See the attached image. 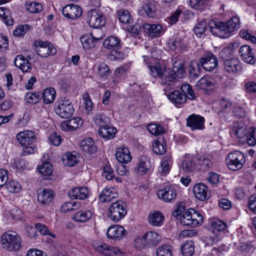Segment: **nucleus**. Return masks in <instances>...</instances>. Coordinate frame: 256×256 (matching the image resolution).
<instances>
[{
    "mask_svg": "<svg viewBox=\"0 0 256 256\" xmlns=\"http://www.w3.org/2000/svg\"><path fill=\"white\" fill-rule=\"evenodd\" d=\"M38 200L42 204L50 202L54 198V192L50 190L43 188L38 190Z\"/></svg>",
    "mask_w": 256,
    "mask_h": 256,
    "instance_id": "a878e982",
    "label": "nucleus"
},
{
    "mask_svg": "<svg viewBox=\"0 0 256 256\" xmlns=\"http://www.w3.org/2000/svg\"><path fill=\"white\" fill-rule=\"evenodd\" d=\"M98 72L101 77H107L111 72V71L106 64L102 63L98 68Z\"/></svg>",
    "mask_w": 256,
    "mask_h": 256,
    "instance_id": "e2e57ef3",
    "label": "nucleus"
},
{
    "mask_svg": "<svg viewBox=\"0 0 256 256\" xmlns=\"http://www.w3.org/2000/svg\"><path fill=\"white\" fill-rule=\"evenodd\" d=\"M223 65L224 70L229 74H234L242 70L239 60L236 57L225 60Z\"/></svg>",
    "mask_w": 256,
    "mask_h": 256,
    "instance_id": "ddd939ff",
    "label": "nucleus"
},
{
    "mask_svg": "<svg viewBox=\"0 0 256 256\" xmlns=\"http://www.w3.org/2000/svg\"><path fill=\"white\" fill-rule=\"evenodd\" d=\"M56 96V92L52 88L45 89L43 92L44 103L50 104L53 102Z\"/></svg>",
    "mask_w": 256,
    "mask_h": 256,
    "instance_id": "49530a36",
    "label": "nucleus"
},
{
    "mask_svg": "<svg viewBox=\"0 0 256 256\" xmlns=\"http://www.w3.org/2000/svg\"><path fill=\"white\" fill-rule=\"evenodd\" d=\"M195 196L201 201H204L210 197L208 187L204 184H196L193 188Z\"/></svg>",
    "mask_w": 256,
    "mask_h": 256,
    "instance_id": "6ab92c4d",
    "label": "nucleus"
},
{
    "mask_svg": "<svg viewBox=\"0 0 256 256\" xmlns=\"http://www.w3.org/2000/svg\"><path fill=\"white\" fill-rule=\"evenodd\" d=\"M156 254L157 256H172V252L169 246L162 245L157 248Z\"/></svg>",
    "mask_w": 256,
    "mask_h": 256,
    "instance_id": "6e6d98bb",
    "label": "nucleus"
},
{
    "mask_svg": "<svg viewBox=\"0 0 256 256\" xmlns=\"http://www.w3.org/2000/svg\"><path fill=\"white\" fill-rule=\"evenodd\" d=\"M181 89L183 94H186L188 95V98L190 100L196 98L195 93L194 92L192 86L189 84H182Z\"/></svg>",
    "mask_w": 256,
    "mask_h": 256,
    "instance_id": "69168bd1",
    "label": "nucleus"
},
{
    "mask_svg": "<svg viewBox=\"0 0 256 256\" xmlns=\"http://www.w3.org/2000/svg\"><path fill=\"white\" fill-rule=\"evenodd\" d=\"M184 74V61L182 59L178 58L173 63L172 71L166 75L162 79L163 82L169 86L172 85L177 78H182Z\"/></svg>",
    "mask_w": 256,
    "mask_h": 256,
    "instance_id": "7ed1b4c3",
    "label": "nucleus"
},
{
    "mask_svg": "<svg viewBox=\"0 0 256 256\" xmlns=\"http://www.w3.org/2000/svg\"><path fill=\"white\" fill-rule=\"evenodd\" d=\"M190 212L193 227L201 225L204 222V218L201 214L193 208H190Z\"/></svg>",
    "mask_w": 256,
    "mask_h": 256,
    "instance_id": "79ce46f5",
    "label": "nucleus"
},
{
    "mask_svg": "<svg viewBox=\"0 0 256 256\" xmlns=\"http://www.w3.org/2000/svg\"><path fill=\"white\" fill-rule=\"evenodd\" d=\"M239 53L242 58L246 62L250 64L254 62V58L250 46L248 45L242 46L239 50Z\"/></svg>",
    "mask_w": 256,
    "mask_h": 256,
    "instance_id": "c85d7f7f",
    "label": "nucleus"
},
{
    "mask_svg": "<svg viewBox=\"0 0 256 256\" xmlns=\"http://www.w3.org/2000/svg\"><path fill=\"white\" fill-rule=\"evenodd\" d=\"M144 31L151 38H158L164 33V30L160 24H144L142 25Z\"/></svg>",
    "mask_w": 256,
    "mask_h": 256,
    "instance_id": "f3484780",
    "label": "nucleus"
},
{
    "mask_svg": "<svg viewBox=\"0 0 256 256\" xmlns=\"http://www.w3.org/2000/svg\"><path fill=\"white\" fill-rule=\"evenodd\" d=\"M157 194L158 198L166 202H173L177 196L176 190L172 186H168L158 190Z\"/></svg>",
    "mask_w": 256,
    "mask_h": 256,
    "instance_id": "f8f14e48",
    "label": "nucleus"
},
{
    "mask_svg": "<svg viewBox=\"0 0 256 256\" xmlns=\"http://www.w3.org/2000/svg\"><path fill=\"white\" fill-rule=\"evenodd\" d=\"M82 119L78 117L66 120L61 124V129L64 131H73L78 127L80 125H82Z\"/></svg>",
    "mask_w": 256,
    "mask_h": 256,
    "instance_id": "5701e85b",
    "label": "nucleus"
},
{
    "mask_svg": "<svg viewBox=\"0 0 256 256\" xmlns=\"http://www.w3.org/2000/svg\"><path fill=\"white\" fill-rule=\"evenodd\" d=\"M216 81L209 76H204L197 82L196 86L198 90H212L216 86Z\"/></svg>",
    "mask_w": 256,
    "mask_h": 256,
    "instance_id": "a211bd4d",
    "label": "nucleus"
},
{
    "mask_svg": "<svg viewBox=\"0 0 256 256\" xmlns=\"http://www.w3.org/2000/svg\"><path fill=\"white\" fill-rule=\"evenodd\" d=\"M202 68L208 72L212 71L218 65L216 57L210 52H206L199 59Z\"/></svg>",
    "mask_w": 256,
    "mask_h": 256,
    "instance_id": "1a4fd4ad",
    "label": "nucleus"
},
{
    "mask_svg": "<svg viewBox=\"0 0 256 256\" xmlns=\"http://www.w3.org/2000/svg\"><path fill=\"white\" fill-rule=\"evenodd\" d=\"M170 48L172 51H175L177 49L183 51L186 50V46L182 39L178 38L170 43Z\"/></svg>",
    "mask_w": 256,
    "mask_h": 256,
    "instance_id": "09e8293b",
    "label": "nucleus"
},
{
    "mask_svg": "<svg viewBox=\"0 0 256 256\" xmlns=\"http://www.w3.org/2000/svg\"><path fill=\"white\" fill-rule=\"evenodd\" d=\"M142 10L148 17L153 18L156 12V2L152 0L148 1L143 5L142 10H140V12L143 14Z\"/></svg>",
    "mask_w": 256,
    "mask_h": 256,
    "instance_id": "ea45409f",
    "label": "nucleus"
},
{
    "mask_svg": "<svg viewBox=\"0 0 256 256\" xmlns=\"http://www.w3.org/2000/svg\"><path fill=\"white\" fill-rule=\"evenodd\" d=\"M186 120V126L192 130H202L204 128V118L200 115L192 114Z\"/></svg>",
    "mask_w": 256,
    "mask_h": 256,
    "instance_id": "2eb2a0df",
    "label": "nucleus"
},
{
    "mask_svg": "<svg viewBox=\"0 0 256 256\" xmlns=\"http://www.w3.org/2000/svg\"><path fill=\"white\" fill-rule=\"evenodd\" d=\"M88 190L86 187L75 188L70 190L68 196L72 199L84 200L88 198Z\"/></svg>",
    "mask_w": 256,
    "mask_h": 256,
    "instance_id": "aec40b11",
    "label": "nucleus"
},
{
    "mask_svg": "<svg viewBox=\"0 0 256 256\" xmlns=\"http://www.w3.org/2000/svg\"><path fill=\"white\" fill-rule=\"evenodd\" d=\"M126 204L120 200L112 202L108 208V216L111 220L118 222L126 214Z\"/></svg>",
    "mask_w": 256,
    "mask_h": 256,
    "instance_id": "39448f33",
    "label": "nucleus"
},
{
    "mask_svg": "<svg viewBox=\"0 0 256 256\" xmlns=\"http://www.w3.org/2000/svg\"><path fill=\"white\" fill-rule=\"evenodd\" d=\"M207 28V23L204 20H202L199 22L194 28V31L195 34L200 36L204 34Z\"/></svg>",
    "mask_w": 256,
    "mask_h": 256,
    "instance_id": "603ef678",
    "label": "nucleus"
},
{
    "mask_svg": "<svg viewBox=\"0 0 256 256\" xmlns=\"http://www.w3.org/2000/svg\"><path fill=\"white\" fill-rule=\"evenodd\" d=\"M80 148L82 151L87 153L94 154L96 151L94 141L90 138H84L80 142Z\"/></svg>",
    "mask_w": 256,
    "mask_h": 256,
    "instance_id": "f704fd0d",
    "label": "nucleus"
},
{
    "mask_svg": "<svg viewBox=\"0 0 256 256\" xmlns=\"http://www.w3.org/2000/svg\"><path fill=\"white\" fill-rule=\"evenodd\" d=\"M102 39V37H95L93 33L90 34V36L84 35L80 37V41L84 49L88 50L94 48L95 46L96 41Z\"/></svg>",
    "mask_w": 256,
    "mask_h": 256,
    "instance_id": "bb28decb",
    "label": "nucleus"
},
{
    "mask_svg": "<svg viewBox=\"0 0 256 256\" xmlns=\"http://www.w3.org/2000/svg\"><path fill=\"white\" fill-rule=\"evenodd\" d=\"M232 106V103L228 100L222 99L220 102V110L218 112V114L220 116H222L224 115H221L224 113H227L230 112Z\"/></svg>",
    "mask_w": 256,
    "mask_h": 256,
    "instance_id": "8fccbe9b",
    "label": "nucleus"
},
{
    "mask_svg": "<svg viewBox=\"0 0 256 256\" xmlns=\"http://www.w3.org/2000/svg\"><path fill=\"white\" fill-rule=\"evenodd\" d=\"M16 139L23 147V154H32L36 150L35 142L36 138L33 132L24 130L19 132L16 136Z\"/></svg>",
    "mask_w": 256,
    "mask_h": 256,
    "instance_id": "f03ea898",
    "label": "nucleus"
},
{
    "mask_svg": "<svg viewBox=\"0 0 256 256\" xmlns=\"http://www.w3.org/2000/svg\"><path fill=\"white\" fill-rule=\"evenodd\" d=\"M144 235L148 248H154L161 242V236L155 232H148Z\"/></svg>",
    "mask_w": 256,
    "mask_h": 256,
    "instance_id": "b1692460",
    "label": "nucleus"
},
{
    "mask_svg": "<svg viewBox=\"0 0 256 256\" xmlns=\"http://www.w3.org/2000/svg\"><path fill=\"white\" fill-rule=\"evenodd\" d=\"M40 94L39 92H28L25 96L26 101L31 104L39 102Z\"/></svg>",
    "mask_w": 256,
    "mask_h": 256,
    "instance_id": "5fc2aeb1",
    "label": "nucleus"
},
{
    "mask_svg": "<svg viewBox=\"0 0 256 256\" xmlns=\"http://www.w3.org/2000/svg\"><path fill=\"white\" fill-rule=\"evenodd\" d=\"M115 155L118 160L120 163H128L132 159L129 150L125 147L118 148Z\"/></svg>",
    "mask_w": 256,
    "mask_h": 256,
    "instance_id": "7c9ffc66",
    "label": "nucleus"
},
{
    "mask_svg": "<svg viewBox=\"0 0 256 256\" xmlns=\"http://www.w3.org/2000/svg\"><path fill=\"white\" fill-rule=\"evenodd\" d=\"M190 212V209L188 210L179 219L182 224L193 227Z\"/></svg>",
    "mask_w": 256,
    "mask_h": 256,
    "instance_id": "680f3d73",
    "label": "nucleus"
},
{
    "mask_svg": "<svg viewBox=\"0 0 256 256\" xmlns=\"http://www.w3.org/2000/svg\"><path fill=\"white\" fill-rule=\"evenodd\" d=\"M152 165L150 159L146 156H142L136 167V170L140 174H144L150 170Z\"/></svg>",
    "mask_w": 256,
    "mask_h": 256,
    "instance_id": "c756f323",
    "label": "nucleus"
},
{
    "mask_svg": "<svg viewBox=\"0 0 256 256\" xmlns=\"http://www.w3.org/2000/svg\"><path fill=\"white\" fill-rule=\"evenodd\" d=\"M150 75L154 77L162 78L166 72V68L161 65L160 63L156 64L154 66H148Z\"/></svg>",
    "mask_w": 256,
    "mask_h": 256,
    "instance_id": "4c0bfd02",
    "label": "nucleus"
},
{
    "mask_svg": "<svg viewBox=\"0 0 256 256\" xmlns=\"http://www.w3.org/2000/svg\"><path fill=\"white\" fill-rule=\"evenodd\" d=\"M92 216L90 210H80L72 216V219L77 222H84L90 220Z\"/></svg>",
    "mask_w": 256,
    "mask_h": 256,
    "instance_id": "a19ab883",
    "label": "nucleus"
},
{
    "mask_svg": "<svg viewBox=\"0 0 256 256\" xmlns=\"http://www.w3.org/2000/svg\"><path fill=\"white\" fill-rule=\"evenodd\" d=\"M118 196L116 189L114 188H106L100 192V200L102 202H109Z\"/></svg>",
    "mask_w": 256,
    "mask_h": 256,
    "instance_id": "393cba45",
    "label": "nucleus"
},
{
    "mask_svg": "<svg viewBox=\"0 0 256 256\" xmlns=\"http://www.w3.org/2000/svg\"><path fill=\"white\" fill-rule=\"evenodd\" d=\"M209 26L212 34L224 38L235 29L239 28L240 20L238 17L234 16L226 22L212 20Z\"/></svg>",
    "mask_w": 256,
    "mask_h": 256,
    "instance_id": "f257e3e1",
    "label": "nucleus"
},
{
    "mask_svg": "<svg viewBox=\"0 0 256 256\" xmlns=\"http://www.w3.org/2000/svg\"><path fill=\"white\" fill-rule=\"evenodd\" d=\"M26 6V10L30 13H38L42 10V4L35 2L28 3Z\"/></svg>",
    "mask_w": 256,
    "mask_h": 256,
    "instance_id": "864d4df0",
    "label": "nucleus"
},
{
    "mask_svg": "<svg viewBox=\"0 0 256 256\" xmlns=\"http://www.w3.org/2000/svg\"><path fill=\"white\" fill-rule=\"evenodd\" d=\"M90 19L88 23L90 26L96 28H99L105 24V18L101 14L98 13L96 10H92L89 12Z\"/></svg>",
    "mask_w": 256,
    "mask_h": 256,
    "instance_id": "dca6fc26",
    "label": "nucleus"
},
{
    "mask_svg": "<svg viewBox=\"0 0 256 256\" xmlns=\"http://www.w3.org/2000/svg\"><path fill=\"white\" fill-rule=\"evenodd\" d=\"M15 65L23 72H28L31 69V64L28 60L22 55H18L14 59Z\"/></svg>",
    "mask_w": 256,
    "mask_h": 256,
    "instance_id": "c9c22d12",
    "label": "nucleus"
},
{
    "mask_svg": "<svg viewBox=\"0 0 256 256\" xmlns=\"http://www.w3.org/2000/svg\"><path fill=\"white\" fill-rule=\"evenodd\" d=\"M103 46L104 48L110 50L122 48L120 40L114 36L107 38L103 42Z\"/></svg>",
    "mask_w": 256,
    "mask_h": 256,
    "instance_id": "473e14b6",
    "label": "nucleus"
},
{
    "mask_svg": "<svg viewBox=\"0 0 256 256\" xmlns=\"http://www.w3.org/2000/svg\"><path fill=\"white\" fill-rule=\"evenodd\" d=\"M182 168L186 172H192L195 169L196 164L192 158H187L182 162Z\"/></svg>",
    "mask_w": 256,
    "mask_h": 256,
    "instance_id": "13d9d810",
    "label": "nucleus"
},
{
    "mask_svg": "<svg viewBox=\"0 0 256 256\" xmlns=\"http://www.w3.org/2000/svg\"><path fill=\"white\" fill-rule=\"evenodd\" d=\"M38 54L45 58L56 54V50L52 44L48 42L36 41L34 43Z\"/></svg>",
    "mask_w": 256,
    "mask_h": 256,
    "instance_id": "6e6552de",
    "label": "nucleus"
},
{
    "mask_svg": "<svg viewBox=\"0 0 256 256\" xmlns=\"http://www.w3.org/2000/svg\"><path fill=\"white\" fill-rule=\"evenodd\" d=\"M120 48H116L111 50L108 54V58L110 60H118L122 59L124 57V53L120 51Z\"/></svg>",
    "mask_w": 256,
    "mask_h": 256,
    "instance_id": "bf43d9fd",
    "label": "nucleus"
},
{
    "mask_svg": "<svg viewBox=\"0 0 256 256\" xmlns=\"http://www.w3.org/2000/svg\"><path fill=\"white\" fill-rule=\"evenodd\" d=\"M116 132V129L110 124L107 125L106 127L98 128V134L107 140L113 138L115 136Z\"/></svg>",
    "mask_w": 256,
    "mask_h": 256,
    "instance_id": "2f4dec72",
    "label": "nucleus"
},
{
    "mask_svg": "<svg viewBox=\"0 0 256 256\" xmlns=\"http://www.w3.org/2000/svg\"><path fill=\"white\" fill-rule=\"evenodd\" d=\"M200 62H194L189 66V74L191 80H195L197 79L201 73L202 68Z\"/></svg>",
    "mask_w": 256,
    "mask_h": 256,
    "instance_id": "58836bf2",
    "label": "nucleus"
},
{
    "mask_svg": "<svg viewBox=\"0 0 256 256\" xmlns=\"http://www.w3.org/2000/svg\"><path fill=\"white\" fill-rule=\"evenodd\" d=\"M250 132V128L242 122H235L232 129L231 133L238 138H244Z\"/></svg>",
    "mask_w": 256,
    "mask_h": 256,
    "instance_id": "4be33fe9",
    "label": "nucleus"
},
{
    "mask_svg": "<svg viewBox=\"0 0 256 256\" xmlns=\"http://www.w3.org/2000/svg\"><path fill=\"white\" fill-rule=\"evenodd\" d=\"M0 17L2 18L7 26H12L14 20L10 16V12L6 8H0Z\"/></svg>",
    "mask_w": 256,
    "mask_h": 256,
    "instance_id": "a18cd8bd",
    "label": "nucleus"
},
{
    "mask_svg": "<svg viewBox=\"0 0 256 256\" xmlns=\"http://www.w3.org/2000/svg\"><path fill=\"white\" fill-rule=\"evenodd\" d=\"M62 12L66 18L68 19L75 20L81 16L82 9L78 5L70 4L63 8Z\"/></svg>",
    "mask_w": 256,
    "mask_h": 256,
    "instance_id": "9b49d317",
    "label": "nucleus"
},
{
    "mask_svg": "<svg viewBox=\"0 0 256 256\" xmlns=\"http://www.w3.org/2000/svg\"><path fill=\"white\" fill-rule=\"evenodd\" d=\"M94 123L100 128H99L106 127L110 124V118L104 113L96 114L93 116Z\"/></svg>",
    "mask_w": 256,
    "mask_h": 256,
    "instance_id": "72a5a7b5",
    "label": "nucleus"
},
{
    "mask_svg": "<svg viewBox=\"0 0 256 256\" xmlns=\"http://www.w3.org/2000/svg\"><path fill=\"white\" fill-rule=\"evenodd\" d=\"M74 111L72 102L66 97L59 100L55 108L56 114L62 118H70L73 114Z\"/></svg>",
    "mask_w": 256,
    "mask_h": 256,
    "instance_id": "20e7f679",
    "label": "nucleus"
},
{
    "mask_svg": "<svg viewBox=\"0 0 256 256\" xmlns=\"http://www.w3.org/2000/svg\"><path fill=\"white\" fill-rule=\"evenodd\" d=\"M194 248L192 241H187L181 246V252L184 256H192L194 253Z\"/></svg>",
    "mask_w": 256,
    "mask_h": 256,
    "instance_id": "37998d69",
    "label": "nucleus"
},
{
    "mask_svg": "<svg viewBox=\"0 0 256 256\" xmlns=\"http://www.w3.org/2000/svg\"><path fill=\"white\" fill-rule=\"evenodd\" d=\"M232 54L233 50L231 48H224L220 52V56L224 62L225 60L230 59Z\"/></svg>",
    "mask_w": 256,
    "mask_h": 256,
    "instance_id": "774afa93",
    "label": "nucleus"
},
{
    "mask_svg": "<svg viewBox=\"0 0 256 256\" xmlns=\"http://www.w3.org/2000/svg\"><path fill=\"white\" fill-rule=\"evenodd\" d=\"M164 218L162 212L156 211L149 214L148 220L150 225L154 226H159L162 224Z\"/></svg>",
    "mask_w": 256,
    "mask_h": 256,
    "instance_id": "cd10ccee",
    "label": "nucleus"
},
{
    "mask_svg": "<svg viewBox=\"0 0 256 256\" xmlns=\"http://www.w3.org/2000/svg\"><path fill=\"white\" fill-rule=\"evenodd\" d=\"M36 229L42 235H49L52 238H55L56 236L50 232L48 228L44 224L37 223L35 225Z\"/></svg>",
    "mask_w": 256,
    "mask_h": 256,
    "instance_id": "0e129e2a",
    "label": "nucleus"
},
{
    "mask_svg": "<svg viewBox=\"0 0 256 256\" xmlns=\"http://www.w3.org/2000/svg\"><path fill=\"white\" fill-rule=\"evenodd\" d=\"M40 174L44 176H50L53 170L52 164L48 162H44L38 168Z\"/></svg>",
    "mask_w": 256,
    "mask_h": 256,
    "instance_id": "de8ad7c7",
    "label": "nucleus"
},
{
    "mask_svg": "<svg viewBox=\"0 0 256 256\" xmlns=\"http://www.w3.org/2000/svg\"><path fill=\"white\" fill-rule=\"evenodd\" d=\"M227 165L232 170H238L241 169L245 162L244 154L238 150L230 153L226 158Z\"/></svg>",
    "mask_w": 256,
    "mask_h": 256,
    "instance_id": "423d86ee",
    "label": "nucleus"
},
{
    "mask_svg": "<svg viewBox=\"0 0 256 256\" xmlns=\"http://www.w3.org/2000/svg\"><path fill=\"white\" fill-rule=\"evenodd\" d=\"M168 98L172 104L178 106L186 102L187 96L181 91L174 90L168 94Z\"/></svg>",
    "mask_w": 256,
    "mask_h": 256,
    "instance_id": "412c9836",
    "label": "nucleus"
},
{
    "mask_svg": "<svg viewBox=\"0 0 256 256\" xmlns=\"http://www.w3.org/2000/svg\"><path fill=\"white\" fill-rule=\"evenodd\" d=\"M94 248L104 254V256H120L121 252L118 248L109 246L102 242H98L93 244Z\"/></svg>",
    "mask_w": 256,
    "mask_h": 256,
    "instance_id": "9d476101",
    "label": "nucleus"
},
{
    "mask_svg": "<svg viewBox=\"0 0 256 256\" xmlns=\"http://www.w3.org/2000/svg\"><path fill=\"white\" fill-rule=\"evenodd\" d=\"M126 234V230L122 226L113 225L108 228L106 235L108 238L120 240Z\"/></svg>",
    "mask_w": 256,
    "mask_h": 256,
    "instance_id": "4468645a",
    "label": "nucleus"
},
{
    "mask_svg": "<svg viewBox=\"0 0 256 256\" xmlns=\"http://www.w3.org/2000/svg\"><path fill=\"white\" fill-rule=\"evenodd\" d=\"M167 146L164 138L155 140L152 146L154 153L158 155H162L166 152Z\"/></svg>",
    "mask_w": 256,
    "mask_h": 256,
    "instance_id": "e433bc0d",
    "label": "nucleus"
},
{
    "mask_svg": "<svg viewBox=\"0 0 256 256\" xmlns=\"http://www.w3.org/2000/svg\"><path fill=\"white\" fill-rule=\"evenodd\" d=\"M78 156L76 153L67 152L62 158L64 163L67 166H72L78 162Z\"/></svg>",
    "mask_w": 256,
    "mask_h": 256,
    "instance_id": "c03bdc74",
    "label": "nucleus"
},
{
    "mask_svg": "<svg viewBox=\"0 0 256 256\" xmlns=\"http://www.w3.org/2000/svg\"><path fill=\"white\" fill-rule=\"evenodd\" d=\"M147 128L152 134L156 136L162 134L165 132L164 128L156 124H149L148 125Z\"/></svg>",
    "mask_w": 256,
    "mask_h": 256,
    "instance_id": "3c124183",
    "label": "nucleus"
},
{
    "mask_svg": "<svg viewBox=\"0 0 256 256\" xmlns=\"http://www.w3.org/2000/svg\"><path fill=\"white\" fill-rule=\"evenodd\" d=\"M4 186L10 192H18L21 188V186L18 182L13 180H9Z\"/></svg>",
    "mask_w": 256,
    "mask_h": 256,
    "instance_id": "4d7b16f0",
    "label": "nucleus"
},
{
    "mask_svg": "<svg viewBox=\"0 0 256 256\" xmlns=\"http://www.w3.org/2000/svg\"><path fill=\"white\" fill-rule=\"evenodd\" d=\"M118 19L122 23L126 24H130L132 20L129 12L124 10L118 12Z\"/></svg>",
    "mask_w": 256,
    "mask_h": 256,
    "instance_id": "052dcab7",
    "label": "nucleus"
},
{
    "mask_svg": "<svg viewBox=\"0 0 256 256\" xmlns=\"http://www.w3.org/2000/svg\"><path fill=\"white\" fill-rule=\"evenodd\" d=\"M255 128L252 126L250 128V132L244 138L248 144L250 146H254L256 144V140L254 137Z\"/></svg>",
    "mask_w": 256,
    "mask_h": 256,
    "instance_id": "338daca9",
    "label": "nucleus"
},
{
    "mask_svg": "<svg viewBox=\"0 0 256 256\" xmlns=\"http://www.w3.org/2000/svg\"><path fill=\"white\" fill-rule=\"evenodd\" d=\"M2 244L4 248L9 251H16L21 246L22 240L17 234H5L2 236Z\"/></svg>",
    "mask_w": 256,
    "mask_h": 256,
    "instance_id": "0eeeda50",
    "label": "nucleus"
}]
</instances>
